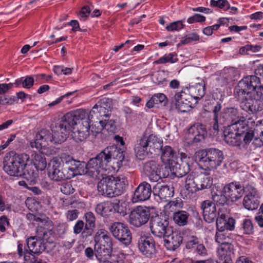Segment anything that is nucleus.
Returning a JSON list of instances; mask_svg holds the SVG:
<instances>
[{"label": "nucleus", "mask_w": 263, "mask_h": 263, "mask_svg": "<svg viewBox=\"0 0 263 263\" xmlns=\"http://www.w3.org/2000/svg\"><path fill=\"white\" fill-rule=\"evenodd\" d=\"M32 161L34 166L37 170L43 171L47 166L45 157L42 154L34 153L32 155Z\"/></svg>", "instance_id": "46"}, {"label": "nucleus", "mask_w": 263, "mask_h": 263, "mask_svg": "<svg viewBox=\"0 0 263 263\" xmlns=\"http://www.w3.org/2000/svg\"><path fill=\"white\" fill-rule=\"evenodd\" d=\"M37 232L39 236L30 237L26 240L30 254H39L43 252L46 249L44 241H48V234H51L42 227L37 229Z\"/></svg>", "instance_id": "6"}, {"label": "nucleus", "mask_w": 263, "mask_h": 263, "mask_svg": "<svg viewBox=\"0 0 263 263\" xmlns=\"http://www.w3.org/2000/svg\"><path fill=\"white\" fill-rule=\"evenodd\" d=\"M233 250L234 247L230 242L225 243L220 245L218 252L221 260L229 263L231 261V256L234 254Z\"/></svg>", "instance_id": "32"}, {"label": "nucleus", "mask_w": 263, "mask_h": 263, "mask_svg": "<svg viewBox=\"0 0 263 263\" xmlns=\"http://www.w3.org/2000/svg\"><path fill=\"white\" fill-rule=\"evenodd\" d=\"M210 5L212 7H217L224 10H227L230 8V5L227 0H211Z\"/></svg>", "instance_id": "54"}, {"label": "nucleus", "mask_w": 263, "mask_h": 263, "mask_svg": "<svg viewBox=\"0 0 263 263\" xmlns=\"http://www.w3.org/2000/svg\"><path fill=\"white\" fill-rule=\"evenodd\" d=\"M112 102L111 99L103 98L96 104L91 109V114L93 118L99 120L100 117H108L112 109Z\"/></svg>", "instance_id": "14"}, {"label": "nucleus", "mask_w": 263, "mask_h": 263, "mask_svg": "<svg viewBox=\"0 0 263 263\" xmlns=\"http://www.w3.org/2000/svg\"><path fill=\"white\" fill-rule=\"evenodd\" d=\"M256 134L254 132V129L252 130L249 129L247 132L245 133L241 137H243V142L245 144H248L251 142H252L254 137L255 136Z\"/></svg>", "instance_id": "58"}, {"label": "nucleus", "mask_w": 263, "mask_h": 263, "mask_svg": "<svg viewBox=\"0 0 263 263\" xmlns=\"http://www.w3.org/2000/svg\"><path fill=\"white\" fill-rule=\"evenodd\" d=\"M186 89L190 96L197 101L205 95V86L202 84L198 83Z\"/></svg>", "instance_id": "37"}, {"label": "nucleus", "mask_w": 263, "mask_h": 263, "mask_svg": "<svg viewBox=\"0 0 263 263\" xmlns=\"http://www.w3.org/2000/svg\"><path fill=\"white\" fill-rule=\"evenodd\" d=\"M206 130L205 126L199 123H196L191 126L186 136L189 140V144H194L202 141L205 138Z\"/></svg>", "instance_id": "17"}, {"label": "nucleus", "mask_w": 263, "mask_h": 263, "mask_svg": "<svg viewBox=\"0 0 263 263\" xmlns=\"http://www.w3.org/2000/svg\"><path fill=\"white\" fill-rule=\"evenodd\" d=\"M116 129V125L115 122L112 120H107L106 122V120H100L98 123L97 129L96 132L97 133L101 132L103 129H106V130L113 132Z\"/></svg>", "instance_id": "47"}, {"label": "nucleus", "mask_w": 263, "mask_h": 263, "mask_svg": "<svg viewBox=\"0 0 263 263\" xmlns=\"http://www.w3.org/2000/svg\"><path fill=\"white\" fill-rule=\"evenodd\" d=\"M112 235L125 245H129L132 241V233L128 227L123 223L116 222L110 227Z\"/></svg>", "instance_id": "11"}, {"label": "nucleus", "mask_w": 263, "mask_h": 263, "mask_svg": "<svg viewBox=\"0 0 263 263\" xmlns=\"http://www.w3.org/2000/svg\"><path fill=\"white\" fill-rule=\"evenodd\" d=\"M22 176H24V178L31 182H35L38 177L37 173L36 171H34L33 166H27V165L23 170Z\"/></svg>", "instance_id": "49"}, {"label": "nucleus", "mask_w": 263, "mask_h": 263, "mask_svg": "<svg viewBox=\"0 0 263 263\" xmlns=\"http://www.w3.org/2000/svg\"><path fill=\"white\" fill-rule=\"evenodd\" d=\"M183 240L185 242V247L187 249H194L198 244V238L189 231L182 232Z\"/></svg>", "instance_id": "38"}, {"label": "nucleus", "mask_w": 263, "mask_h": 263, "mask_svg": "<svg viewBox=\"0 0 263 263\" xmlns=\"http://www.w3.org/2000/svg\"><path fill=\"white\" fill-rule=\"evenodd\" d=\"M197 157H198L199 162L208 170L216 169L221 165L224 159L223 152L214 148L199 151Z\"/></svg>", "instance_id": "4"}, {"label": "nucleus", "mask_w": 263, "mask_h": 263, "mask_svg": "<svg viewBox=\"0 0 263 263\" xmlns=\"http://www.w3.org/2000/svg\"><path fill=\"white\" fill-rule=\"evenodd\" d=\"M95 240L96 243L95 246H99L112 248L111 238L109 236L107 232L104 229L98 231L95 237Z\"/></svg>", "instance_id": "31"}, {"label": "nucleus", "mask_w": 263, "mask_h": 263, "mask_svg": "<svg viewBox=\"0 0 263 263\" xmlns=\"http://www.w3.org/2000/svg\"><path fill=\"white\" fill-rule=\"evenodd\" d=\"M138 248L141 253L147 257L153 258L156 255L155 242L152 237L141 236L138 240Z\"/></svg>", "instance_id": "18"}, {"label": "nucleus", "mask_w": 263, "mask_h": 263, "mask_svg": "<svg viewBox=\"0 0 263 263\" xmlns=\"http://www.w3.org/2000/svg\"><path fill=\"white\" fill-rule=\"evenodd\" d=\"M52 142L53 137L50 132L48 129H42L36 133L34 141L30 142V145L32 147L41 149Z\"/></svg>", "instance_id": "20"}, {"label": "nucleus", "mask_w": 263, "mask_h": 263, "mask_svg": "<svg viewBox=\"0 0 263 263\" xmlns=\"http://www.w3.org/2000/svg\"><path fill=\"white\" fill-rule=\"evenodd\" d=\"M48 175L54 181L70 179V174L67 172L61 162L57 158L52 159L48 164Z\"/></svg>", "instance_id": "8"}, {"label": "nucleus", "mask_w": 263, "mask_h": 263, "mask_svg": "<svg viewBox=\"0 0 263 263\" xmlns=\"http://www.w3.org/2000/svg\"><path fill=\"white\" fill-rule=\"evenodd\" d=\"M167 173H161V168L159 164L155 161L151 160L147 161L143 164V171L145 174L152 181H157L161 177L165 178L168 175V168L165 166Z\"/></svg>", "instance_id": "15"}, {"label": "nucleus", "mask_w": 263, "mask_h": 263, "mask_svg": "<svg viewBox=\"0 0 263 263\" xmlns=\"http://www.w3.org/2000/svg\"><path fill=\"white\" fill-rule=\"evenodd\" d=\"M257 76H247L240 81L235 89V95L238 97H243L249 93L258 92L260 88H263V85L258 86L260 80Z\"/></svg>", "instance_id": "7"}, {"label": "nucleus", "mask_w": 263, "mask_h": 263, "mask_svg": "<svg viewBox=\"0 0 263 263\" xmlns=\"http://www.w3.org/2000/svg\"><path fill=\"white\" fill-rule=\"evenodd\" d=\"M60 190L65 195L72 194L74 191V189L72 187L70 183H63L61 185Z\"/></svg>", "instance_id": "59"}, {"label": "nucleus", "mask_w": 263, "mask_h": 263, "mask_svg": "<svg viewBox=\"0 0 263 263\" xmlns=\"http://www.w3.org/2000/svg\"><path fill=\"white\" fill-rule=\"evenodd\" d=\"M175 107L178 111L185 112L197 103V101L189 93L186 89L176 92L172 99Z\"/></svg>", "instance_id": "9"}, {"label": "nucleus", "mask_w": 263, "mask_h": 263, "mask_svg": "<svg viewBox=\"0 0 263 263\" xmlns=\"http://www.w3.org/2000/svg\"><path fill=\"white\" fill-rule=\"evenodd\" d=\"M183 203L181 198H176L173 200L170 201L164 206V211L165 214L168 215L179 212L183 208Z\"/></svg>", "instance_id": "34"}, {"label": "nucleus", "mask_w": 263, "mask_h": 263, "mask_svg": "<svg viewBox=\"0 0 263 263\" xmlns=\"http://www.w3.org/2000/svg\"><path fill=\"white\" fill-rule=\"evenodd\" d=\"M197 178L195 174H190L185 181V187L189 192L193 193L198 191L197 185Z\"/></svg>", "instance_id": "42"}, {"label": "nucleus", "mask_w": 263, "mask_h": 263, "mask_svg": "<svg viewBox=\"0 0 263 263\" xmlns=\"http://www.w3.org/2000/svg\"><path fill=\"white\" fill-rule=\"evenodd\" d=\"M29 159L27 154L10 152L4 158L3 169L10 176H22Z\"/></svg>", "instance_id": "2"}, {"label": "nucleus", "mask_w": 263, "mask_h": 263, "mask_svg": "<svg viewBox=\"0 0 263 263\" xmlns=\"http://www.w3.org/2000/svg\"><path fill=\"white\" fill-rule=\"evenodd\" d=\"M241 225V230L243 231V234L250 235L253 233V226L251 220L245 219Z\"/></svg>", "instance_id": "53"}, {"label": "nucleus", "mask_w": 263, "mask_h": 263, "mask_svg": "<svg viewBox=\"0 0 263 263\" xmlns=\"http://www.w3.org/2000/svg\"><path fill=\"white\" fill-rule=\"evenodd\" d=\"M229 125L224 130V141L233 146H239L241 143V136Z\"/></svg>", "instance_id": "29"}, {"label": "nucleus", "mask_w": 263, "mask_h": 263, "mask_svg": "<svg viewBox=\"0 0 263 263\" xmlns=\"http://www.w3.org/2000/svg\"><path fill=\"white\" fill-rule=\"evenodd\" d=\"M155 196H158L161 200H166L174 195V188L167 185L157 183L153 188Z\"/></svg>", "instance_id": "28"}, {"label": "nucleus", "mask_w": 263, "mask_h": 263, "mask_svg": "<svg viewBox=\"0 0 263 263\" xmlns=\"http://www.w3.org/2000/svg\"><path fill=\"white\" fill-rule=\"evenodd\" d=\"M87 164L84 162L73 159L67 165H63L67 172L70 174L71 178L78 174L86 173Z\"/></svg>", "instance_id": "27"}, {"label": "nucleus", "mask_w": 263, "mask_h": 263, "mask_svg": "<svg viewBox=\"0 0 263 263\" xmlns=\"http://www.w3.org/2000/svg\"><path fill=\"white\" fill-rule=\"evenodd\" d=\"M164 238V246L167 249L170 250H175L178 248L183 241V235L176 232H173L172 230L169 231V233H167Z\"/></svg>", "instance_id": "25"}, {"label": "nucleus", "mask_w": 263, "mask_h": 263, "mask_svg": "<svg viewBox=\"0 0 263 263\" xmlns=\"http://www.w3.org/2000/svg\"><path fill=\"white\" fill-rule=\"evenodd\" d=\"M231 127L233 128L234 130L237 132L241 137L243 134L249 130L250 129L247 123V121L243 117H241L236 122L229 125Z\"/></svg>", "instance_id": "40"}, {"label": "nucleus", "mask_w": 263, "mask_h": 263, "mask_svg": "<svg viewBox=\"0 0 263 263\" xmlns=\"http://www.w3.org/2000/svg\"><path fill=\"white\" fill-rule=\"evenodd\" d=\"M254 132L257 136H260L263 138V120L256 124L254 128Z\"/></svg>", "instance_id": "64"}, {"label": "nucleus", "mask_w": 263, "mask_h": 263, "mask_svg": "<svg viewBox=\"0 0 263 263\" xmlns=\"http://www.w3.org/2000/svg\"><path fill=\"white\" fill-rule=\"evenodd\" d=\"M163 142L156 136L151 135L147 137L143 136L137 141L134 148L137 156L156 154L162 148Z\"/></svg>", "instance_id": "3"}, {"label": "nucleus", "mask_w": 263, "mask_h": 263, "mask_svg": "<svg viewBox=\"0 0 263 263\" xmlns=\"http://www.w3.org/2000/svg\"><path fill=\"white\" fill-rule=\"evenodd\" d=\"M259 197H244L242 204L248 210L256 209L259 204Z\"/></svg>", "instance_id": "45"}, {"label": "nucleus", "mask_w": 263, "mask_h": 263, "mask_svg": "<svg viewBox=\"0 0 263 263\" xmlns=\"http://www.w3.org/2000/svg\"><path fill=\"white\" fill-rule=\"evenodd\" d=\"M90 122L84 121V122L78 123L72 127L74 137L77 141H83L89 135Z\"/></svg>", "instance_id": "26"}, {"label": "nucleus", "mask_w": 263, "mask_h": 263, "mask_svg": "<svg viewBox=\"0 0 263 263\" xmlns=\"http://www.w3.org/2000/svg\"><path fill=\"white\" fill-rule=\"evenodd\" d=\"M184 27V25L181 21H176L170 23L166 27L168 31H178Z\"/></svg>", "instance_id": "56"}, {"label": "nucleus", "mask_w": 263, "mask_h": 263, "mask_svg": "<svg viewBox=\"0 0 263 263\" xmlns=\"http://www.w3.org/2000/svg\"><path fill=\"white\" fill-rule=\"evenodd\" d=\"M85 227L82 232V236L87 237L92 235L96 227V217L91 212H88L84 215Z\"/></svg>", "instance_id": "30"}, {"label": "nucleus", "mask_w": 263, "mask_h": 263, "mask_svg": "<svg viewBox=\"0 0 263 263\" xmlns=\"http://www.w3.org/2000/svg\"><path fill=\"white\" fill-rule=\"evenodd\" d=\"M175 56L176 54L171 53L159 59L158 60L155 61L154 63L156 64H165L168 62L174 63L178 61V59L176 58Z\"/></svg>", "instance_id": "51"}, {"label": "nucleus", "mask_w": 263, "mask_h": 263, "mask_svg": "<svg viewBox=\"0 0 263 263\" xmlns=\"http://www.w3.org/2000/svg\"><path fill=\"white\" fill-rule=\"evenodd\" d=\"M85 227L84 222L83 220H79L77 221L73 227V233L75 234L82 233Z\"/></svg>", "instance_id": "60"}, {"label": "nucleus", "mask_w": 263, "mask_h": 263, "mask_svg": "<svg viewBox=\"0 0 263 263\" xmlns=\"http://www.w3.org/2000/svg\"><path fill=\"white\" fill-rule=\"evenodd\" d=\"M150 209L146 206H138L129 214V222L136 227H140L146 223L149 219Z\"/></svg>", "instance_id": "10"}, {"label": "nucleus", "mask_w": 263, "mask_h": 263, "mask_svg": "<svg viewBox=\"0 0 263 263\" xmlns=\"http://www.w3.org/2000/svg\"><path fill=\"white\" fill-rule=\"evenodd\" d=\"M235 220L232 218L228 219L217 218L216 226L218 231L232 230L234 228Z\"/></svg>", "instance_id": "41"}, {"label": "nucleus", "mask_w": 263, "mask_h": 263, "mask_svg": "<svg viewBox=\"0 0 263 263\" xmlns=\"http://www.w3.org/2000/svg\"><path fill=\"white\" fill-rule=\"evenodd\" d=\"M241 117L239 110L235 107H228L223 109L219 114L220 124L225 122L232 124Z\"/></svg>", "instance_id": "22"}, {"label": "nucleus", "mask_w": 263, "mask_h": 263, "mask_svg": "<svg viewBox=\"0 0 263 263\" xmlns=\"http://www.w3.org/2000/svg\"><path fill=\"white\" fill-rule=\"evenodd\" d=\"M34 83V79L31 76H26L16 79L15 81L14 84L16 87L21 85L24 88L29 89L33 86Z\"/></svg>", "instance_id": "48"}, {"label": "nucleus", "mask_w": 263, "mask_h": 263, "mask_svg": "<svg viewBox=\"0 0 263 263\" xmlns=\"http://www.w3.org/2000/svg\"><path fill=\"white\" fill-rule=\"evenodd\" d=\"M153 192L150 184L146 181H143L136 189L133 197L132 201L136 203L139 201H143L148 199Z\"/></svg>", "instance_id": "21"}, {"label": "nucleus", "mask_w": 263, "mask_h": 263, "mask_svg": "<svg viewBox=\"0 0 263 263\" xmlns=\"http://www.w3.org/2000/svg\"><path fill=\"white\" fill-rule=\"evenodd\" d=\"M243 187V194L245 193V197H259L258 191L254 186L248 184Z\"/></svg>", "instance_id": "52"}, {"label": "nucleus", "mask_w": 263, "mask_h": 263, "mask_svg": "<svg viewBox=\"0 0 263 263\" xmlns=\"http://www.w3.org/2000/svg\"><path fill=\"white\" fill-rule=\"evenodd\" d=\"M197 185L198 191L204 189L209 188L212 184L211 178L204 174L196 175Z\"/></svg>", "instance_id": "44"}, {"label": "nucleus", "mask_w": 263, "mask_h": 263, "mask_svg": "<svg viewBox=\"0 0 263 263\" xmlns=\"http://www.w3.org/2000/svg\"><path fill=\"white\" fill-rule=\"evenodd\" d=\"M63 117L72 127L78 123L84 122V121L91 122L93 119L91 110L88 112L85 109H79L73 111H70L65 114Z\"/></svg>", "instance_id": "13"}, {"label": "nucleus", "mask_w": 263, "mask_h": 263, "mask_svg": "<svg viewBox=\"0 0 263 263\" xmlns=\"http://www.w3.org/2000/svg\"><path fill=\"white\" fill-rule=\"evenodd\" d=\"M243 186L236 182L227 184L223 189V192L233 202L238 200L243 196Z\"/></svg>", "instance_id": "23"}, {"label": "nucleus", "mask_w": 263, "mask_h": 263, "mask_svg": "<svg viewBox=\"0 0 263 263\" xmlns=\"http://www.w3.org/2000/svg\"><path fill=\"white\" fill-rule=\"evenodd\" d=\"M241 108L249 114H256L263 110V88L258 92H251L243 97Z\"/></svg>", "instance_id": "5"}, {"label": "nucleus", "mask_w": 263, "mask_h": 263, "mask_svg": "<svg viewBox=\"0 0 263 263\" xmlns=\"http://www.w3.org/2000/svg\"><path fill=\"white\" fill-rule=\"evenodd\" d=\"M72 128L70 124L63 117L61 121L52 127L51 135L53 137V142L60 143L65 141Z\"/></svg>", "instance_id": "12"}, {"label": "nucleus", "mask_w": 263, "mask_h": 263, "mask_svg": "<svg viewBox=\"0 0 263 263\" xmlns=\"http://www.w3.org/2000/svg\"><path fill=\"white\" fill-rule=\"evenodd\" d=\"M200 207L204 220L208 223L214 221L217 216L215 203L211 200H206L201 203Z\"/></svg>", "instance_id": "24"}, {"label": "nucleus", "mask_w": 263, "mask_h": 263, "mask_svg": "<svg viewBox=\"0 0 263 263\" xmlns=\"http://www.w3.org/2000/svg\"><path fill=\"white\" fill-rule=\"evenodd\" d=\"M167 102L166 96L162 93H158L154 95L146 103V106L148 108L159 107V105H165Z\"/></svg>", "instance_id": "35"}, {"label": "nucleus", "mask_w": 263, "mask_h": 263, "mask_svg": "<svg viewBox=\"0 0 263 263\" xmlns=\"http://www.w3.org/2000/svg\"><path fill=\"white\" fill-rule=\"evenodd\" d=\"M15 103H17V99L14 96L0 97V105H12Z\"/></svg>", "instance_id": "57"}, {"label": "nucleus", "mask_w": 263, "mask_h": 263, "mask_svg": "<svg viewBox=\"0 0 263 263\" xmlns=\"http://www.w3.org/2000/svg\"><path fill=\"white\" fill-rule=\"evenodd\" d=\"M115 209V204L110 201H105L98 204L96 208V212L102 216H107L110 214Z\"/></svg>", "instance_id": "36"}, {"label": "nucleus", "mask_w": 263, "mask_h": 263, "mask_svg": "<svg viewBox=\"0 0 263 263\" xmlns=\"http://www.w3.org/2000/svg\"><path fill=\"white\" fill-rule=\"evenodd\" d=\"M190 214L185 211L181 210L174 213L172 215V218L175 223L179 226H184L187 224Z\"/></svg>", "instance_id": "39"}, {"label": "nucleus", "mask_w": 263, "mask_h": 263, "mask_svg": "<svg viewBox=\"0 0 263 263\" xmlns=\"http://www.w3.org/2000/svg\"><path fill=\"white\" fill-rule=\"evenodd\" d=\"M228 199V196L223 192L222 193L220 192L219 194H215L212 195V201L217 204L223 205L227 202Z\"/></svg>", "instance_id": "50"}, {"label": "nucleus", "mask_w": 263, "mask_h": 263, "mask_svg": "<svg viewBox=\"0 0 263 263\" xmlns=\"http://www.w3.org/2000/svg\"><path fill=\"white\" fill-rule=\"evenodd\" d=\"M95 250L96 252L95 256L98 260H100V258L111 259L112 248H107L101 246H95Z\"/></svg>", "instance_id": "43"}, {"label": "nucleus", "mask_w": 263, "mask_h": 263, "mask_svg": "<svg viewBox=\"0 0 263 263\" xmlns=\"http://www.w3.org/2000/svg\"><path fill=\"white\" fill-rule=\"evenodd\" d=\"M161 150V159L163 163L170 166L177 160L176 153L171 146H165Z\"/></svg>", "instance_id": "33"}, {"label": "nucleus", "mask_w": 263, "mask_h": 263, "mask_svg": "<svg viewBox=\"0 0 263 263\" xmlns=\"http://www.w3.org/2000/svg\"><path fill=\"white\" fill-rule=\"evenodd\" d=\"M91 9L88 6L83 7L79 14L80 20H85L89 15Z\"/></svg>", "instance_id": "62"}, {"label": "nucleus", "mask_w": 263, "mask_h": 263, "mask_svg": "<svg viewBox=\"0 0 263 263\" xmlns=\"http://www.w3.org/2000/svg\"><path fill=\"white\" fill-rule=\"evenodd\" d=\"M194 249L195 252L200 255L205 256L207 254V250L202 243H199Z\"/></svg>", "instance_id": "63"}, {"label": "nucleus", "mask_w": 263, "mask_h": 263, "mask_svg": "<svg viewBox=\"0 0 263 263\" xmlns=\"http://www.w3.org/2000/svg\"><path fill=\"white\" fill-rule=\"evenodd\" d=\"M191 162V159L190 157H187L185 154H181L179 161L176 160L170 167L177 177H182L189 172Z\"/></svg>", "instance_id": "19"}, {"label": "nucleus", "mask_w": 263, "mask_h": 263, "mask_svg": "<svg viewBox=\"0 0 263 263\" xmlns=\"http://www.w3.org/2000/svg\"><path fill=\"white\" fill-rule=\"evenodd\" d=\"M218 231L219 232H217L215 235V240L216 242L220 245L225 243H230L229 241L230 238L228 236L226 235V234L224 233V231Z\"/></svg>", "instance_id": "55"}, {"label": "nucleus", "mask_w": 263, "mask_h": 263, "mask_svg": "<svg viewBox=\"0 0 263 263\" xmlns=\"http://www.w3.org/2000/svg\"><path fill=\"white\" fill-rule=\"evenodd\" d=\"M205 20V17L199 14H195L187 19L189 24H193L195 22H202Z\"/></svg>", "instance_id": "61"}, {"label": "nucleus", "mask_w": 263, "mask_h": 263, "mask_svg": "<svg viewBox=\"0 0 263 263\" xmlns=\"http://www.w3.org/2000/svg\"><path fill=\"white\" fill-rule=\"evenodd\" d=\"M168 221L159 216L153 217L150 220V229L152 233L156 236L162 237L169 233Z\"/></svg>", "instance_id": "16"}, {"label": "nucleus", "mask_w": 263, "mask_h": 263, "mask_svg": "<svg viewBox=\"0 0 263 263\" xmlns=\"http://www.w3.org/2000/svg\"><path fill=\"white\" fill-rule=\"evenodd\" d=\"M124 159L123 151L112 145L107 147L96 157L88 161L86 174L95 179L100 180L97 189L100 195L113 197L123 193L127 185L126 179L123 176H107L104 172L110 163L116 164L118 167H120Z\"/></svg>", "instance_id": "1"}]
</instances>
